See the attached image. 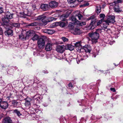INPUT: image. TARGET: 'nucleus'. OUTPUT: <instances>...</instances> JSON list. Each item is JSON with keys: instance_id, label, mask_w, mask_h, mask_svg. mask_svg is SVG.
I'll return each instance as SVG.
<instances>
[{"instance_id": "37998d69", "label": "nucleus", "mask_w": 123, "mask_h": 123, "mask_svg": "<svg viewBox=\"0 0 123 123\" xmlns=\"http://www.w3.org/2000/svg\"><path fill=\"white\" fill-rule=\"evenodd\" d=\"M3 12V8L1 7H0V13H2Z\"/></svg>"}, {"instance_id": "c756f323", "label": "nucleus", "mask_w": 123, "mask_h": 123, "mask_svg": "<svg viewBox=\"0 0 123 123\" xmlns=\"http://www.w3.org/2000/svg\"><path fill=\"white\" fill-rule=\"evenodd\" d=\"M45 18V16L44 15H41L39 16H38L37 18V20H42V19L43 18Z\"/></svg>"}, {"instance_id": "6e6552de", "label": "nucleus", "mask_w": 123, "mask_h": 123, "mask_svg": "<svg viewBox=\"0 0 123 123\" xmlns=\"http://www.w3.org/2000/svg\"><path fill=\"white\" fill-rule=\"evenodd\" d=\"M65 46L62 45H57L56 47V51L58 52L62 53L65 50Z\"/></svg>"}, {"instance_id": "9d476101", "label": "nucleus", "mask_w": 123, "mask_h": 123, "mask_svg": "<svg viewBox=\"0 0 123 123\" xmlns=\"http://www.w3.org/2000/svg\"><path fill=\"white\" fill-rule=\"evenodd\" d=\"M75 46L76 48V49L77 51L80 52V56H82V53H81V52L80 51V49H83V48L82 47L81 45L80 42H76L75 44Z\"/></svg>"}, {"instance_id": "864d4df0", "label": "nucleus", "mask_w": 123, "mask_h": 123, "mask_svg": "<svg viewBox=\"0 0 123 123\" xmlns=\"http://www.w3.org/2000/svg\"><path fill=\"white\" fill-rule=\"evenodd\" d=\"M3 114L0 115V120L3 117Z\"/></svg>"}, {"instance_id": "052dcab7", "label": "nucleus", "mask_w": 123, "mask_h": 123, "mask_svg": "<svg viewBox=\"0 0 123 123\" xmlns=\"http://www.w3.org/2000/svg\"><path fill=\"white\" fill-rule=\"evenodd\" d=\"M35 53H36V52H34V53H33V54L34 55H35Z\"/></svg>"}, {"instance_id": "4c0bfd02", "label": "nucleus", "mask_w": 123, "mask_h": 123, "mask_svg": "<svg viewBox=\"0 0 123 123\" xmlns=\"http://www.w3.org/2000/svg\"><path fill=\"white\" fill-rule=\"evenodd\" d=\"M76 16L78 17L79 20H80L82 17V15L80 14H78L77 15H76Z\"/></svg>"}, {"instance_id": "603ef678", "label": "nucleus", "mask_w": 123, "mask_h": 123, "mask_svg": "<svg viewBox=\"0 0 123 123\" xmlns=\"http://www.w3.org/2000/svg\"><path fill=\"white\" fill-rule=\"evenodd\" d=\"M55 18H50V21H52L54 20V19H55Z\"/></svg>"}, {"instance_id": "7ed1b4c3", "label": "nucleus", "mask_w": 123, "mask_h": 123, "mask_svg": "<svg viewBox=\"0 0 123 123\" xmlns=\"http://www.w3.org/2000/svg\"><path fill=\"white\" fill-rule=\"evenodd\" d=\"M13 15L9 12H6V17L2 19V21L4 25L8 24L9 21V19H11L12 18Z\"/></svg>"}, {"instance_id": "f257e3e1", "label": "nucleus", "mask_w": 123, "mask_h": 123, "mask_svg": "<svg viewBox=\"0 0 123 123\" xmlns=\"http://www.w3.org/2000/svg\"><path fill=\"white\" fill-rule=\"evenodd\" d=\"M100 31V30L98 29L95 32H91L89 33V36L91 38L93 44H95L98 42L99 37L98 32Z\"/></svg>"}, {"instance_id": "aec40b11", "label": "nucleus", "mask_w": 123, "mask_h": 123, "mask_svg": "<svg viewBox=\"0 0 123 123\" xmlns=\"http://www.w3.org/2000/svg\"><path fill=\"white\" fill-rule=\"evenodd\" d=\"M65 48L66 49H68L71 51L73 50L74 48V46L70 44L67 45Z\"/></svg>"}, {"instance_id": "680f3d73", "label": "nucleus", "mask_w": 123, "mask_h": 123, "mask_svg": "<svg viewBox=\"0 0 123 123\" xmlns=\"http://www.w3.org/2000/svg\"><path fill=\"white\" fill-rule=\"evenodd\" d=\"M114 64L115 65V66H117V65H115V64L114 63Z\"/></svg>"}, {"instance_id": "423d86ee", "label": "nucleus", "mask_w": 123, "mask_h": 123, "mask_svg": "<svg viewBox=\"0 0 123 123\" xmlns=\"http://www.w3.org/2000/svg\"><path fill=\"white\" fill-rule=\"evenodd\" d=\"M76 24L78 25L79 26H82L85 25L86 23L85 22H80L79 21L77 20L75 22H71L70 23L68 26L69 27H71L72 29L74 28L75 25Z\"/></svg>"}, {"instance_id": "a211bd4d", "label": "nucleus", "mask_w": 123, "mask_h": 123, "mask_svg": "<svg viewBox=\"0 0 123 123\" xmlns=\"http://www.w3.org/2000/svg\"><path fill=\"white\" fill-rule=\"evenodd\" d=\"M12 122V120L9 117L5 118L2 121L3 123H11Z\"/></svg>"}, {"instance_id": "0eeeda50", "label": "nucleus", "mask_w": 123, "mask_h": 123, "mask_svg": "<svg viewBox=\"0 0 123 123\" xmlns=\"http://www.w3.org/2000/svg\"><path fill=\"white\" fill-rule=\"evenodd\" d=\"M37 43L38 46L39 48H43L45 46V42L43 38H41L38 39Z\"/></svg>"}, {"instance_id": "b1692460", "label": "nucleus", "mask_w": 123, "mask_h": 123, "mask_svg": "<svg viewBox=\"0 0 123 123\" xmlns=\"http://www.w3.org/2000/svg\"><path fill=\"white\" fill-rule=\"evenodd\" d=\"M11 25L12 26L17 28H19L20 26V24L19 23H15V22L12 23Z\"/></svg>"}, {"instance_id": "cd10ccee", "label": "nucleus", "mask_w": 123, "mask_h": 123, "mask_svg": "<svg viewBox=\"0 0 123 123\" xmlns=\"http://www.w3.org/2000/svg\"><path fill=\"white\" fill-rule=\"evenodd\" d=\"M74 34H79L80 33V30L78 28H75L74 30Z\"/></svg>"}, {"instance_id": "58836bf2", "label": "nucleus", "mask_w": 123, "mask_h": 123, "mask_svg": "<svg viewBox=\"0 0 123 123\" xmlns=\"http://www.w3.org/2000/svg\"><path fill=\"white\" fill-rule=\"evenodd\" d=\"M48 34H52L54 32V31L51 30H48Z\"/></svg>"}, {"instance_id": "7c9ffc66", "label": "nucleus", "mask_w": 123, "mask_h": 123, "mask_svg": "<svg viewBox=\"0 0 123 123\" xmlns=\"http://www.w3.org/2000/svg\"><path fill=\"white\" fill-rule=\"evenodd\" d=\"M39 38V36L36 34L34 35L33 37L32 38V39L33 41L37 40Z\"/></svg>"}, {"instance_id": "c03bdc74", "label": "nucleus", "mask_w": 123, "mask_h": 123, "mask_svg": "<svg viewBox=\"0 0 123 123\" xmlns=\"http://www.w3.org/2000/svg\"><path fill=\"white\" fill-rule=\"evenodd\" d=\"M48 29L44 30H43V32L44 33H48Z\"/></svg>"}, {"instance_id": "0e129e2a", "label": "nucleus", "mask_w": 123, "mask_h": 123, "mask_svg": "<svg viewBox=\"0 0 123 123\" xmlns=\"http://www.w3.org/2000/svg\"><path fill=\"white\" fill-rule=\"evenodd\" d=\"M78 61H79V62H80V60H79Z\"/></svg>"}, {"instance_id": "6ab92c4d", "label": "nucleus", "mask_w": 123, "mask_h": 123, "mask_svg": "<svg viewBox=\"0 0 123 123\" xmlns=\"http://www.w3.org/2000/svg\"><path fill=\"white\" fill-rule=\"evenodd\" d=\"M19 38L22 40H25L27 39L26 34H23V33H22L20 34L19 36Z\"/></svg>"}, {"instance_id": "bb28decb", "label": "nucleus", "mask_w": 123, "mask_h": 123, "mask_svg": "<svg viewBox=\"0 0 123 123\" xmlns=\"http://www.w3.org/2000/svg\"><path fill=\"white\" fill-rule=\"evenodd\" d=\"M14 113L16 114L18 116L20 117V116L22 115V114L20 113V112L17 110H13Z\"/></svg>"}, {"instance_id": "2f4dec72", "label": "nucleus", "mask_w": 123, "mask_h": 123, "mask_svg": "<svg viewBox=\"0 0 123 123\" xmlns=\"http://www.w3.org/2000/svg\"><path fill=\"white\" fill-rule=\"evenodd\" d=\"M105 23H103V27L104 28L103 29L107 28L108 25H109V23H105V21H104Z\"/></svg>"}, {"instance_id": "5701e85b", "label": "nucleus", "mask_w": 123, "mask_h": 123, "mask_svg": "<svg viewBox=\"0 0 123 123\" xmlns=\"http://www.w3.org/2000/svg\"><path fill=\"white\" fill-rule=\"evenodd\" d=\"M101 7L99 5H98L96 7V11L98 14H99L101 11Z\"/></svg>"}, {"instance_id": "09e8293b", "label": "nucleus", "mask_w": 123, "mask_h": 123, "mask_svg": "<svg viewBox=\"0 0 123 123\" xmlns=\"http://www.w3.org/2000/svg\"><path fill=\"white\" fill-rule=\"evenodd\" d=\"M18 102L16 101H14L13 102V104L14 105H17Z\"/></svg>"}, {"instance_id": "79ce46f5", "label": "nucleus", "mask_w": 123, "mask_h": 123, "mask_svg": "<svg viewBox=\"0 0 123 123\" xmlns=\"http://www.w3.org/2000/svg\"><path fill=\"white\" fill-rule=\"evenodd\" d=\"M89 5V3L88 2H86V3L85 4H84L83 5L81 6H80L83 7V6H88Z\"/></svg>"}, {"instance_id": "e2e57ef3", "label": "nucleus", "mask_w": 123, "mask_h": 123, "mask_svg": "<svg viewBox=\"0 0 123 123\" xmlns=\"http://www.w3.org/2000/svg\"><path fill=\"white\" fill-rule=\"evenodd\" d=\"M15 20V19H14L13 20V21H14Z\"/></svg>"}, {"instance_id": "c85d7f7f", "label": "nucleus", "mask_w": 123, "mask_h": 123, "mask_svg": "<svg viewBox=\"0 0 123 123\" xmlns=\"http://www.w3.org/2000/svg\"><path fill=\"white\" fill-rule=\"evenodd\" d=\"M38 23L37 22H33L28 25V26H37Z\"/></svg>"}, {"instance_id": "f704fd0d", "label": "nucleus", "mask_w": 123, "mask_h": 123, "mask_svg": "<svg viewBox=\"0 0 123 123\" xmlns=\"http://www.w3.org/2000/svg\"><path fill=\"white\" fill-rule=\"evenodd\" d=\"M71 20L72 21L71 22H75L76 21H77V20H76V18L72 16L71 18ZM70 23V22H69V23ZM70 23H69V24Z\"/></svg>"}, {"instance_id": "5fc2aeb1", "label": "nucleus", "mask_w": 123, "mask_h": 123, "mask_svg": "<svg viewBox=\"0 0 123 123\" xmlns=\"http://www.w3.org/2000/svg\"><path fill=\"white\" fill-rule=\"evenodd\" d=\"M78 2H80L82 1L83 0H77Z\"/></svg>"}, {"instance_id": "c9c22d12", "label": "nucleus", "mask_w": 123, "mask_h": 123, "mask_svg": "<svg viewBox=\"0 0 123 123\" xmlns=\"http://www.w3.org/2000/svg\"><path fill=\"white\" fill-rule=\"evenodd\" d=\"M25 12H27V13H25V14L27 16L30 15L31 14V12L30 11H29L28 9H26L25 10Z\"/></svg>"}, {"instance_id": "2eb2a0df", "label": "nucleus", "mask_w": 123, "mask_h": 123, "mask_svg": "<svg viewBox=\"0 0 123 123\" xmlns=\"http://www.w3.org/2000/svg\"><path fill=\"white\" fill-rule=\"evenodd\" d=\"M52 49V45L51 43H48L46 46L45 49L47 51H50Z\"/></svg>"}, {"instance_id": "69168bd1", "label": "nucleus", "mask_w": 123, "mask_h": 123, "mask_svg": "<svg viewBox=\"0 0 123 123\" xmlns=\"http://www.w3.org/2000/svg\"><path fill=\"white\" fill-rule=\"evenodd\" d=\"M99 71H100V72H101V71H100V70H99Z\"/></svg>"}, {"instance_id": "e433bc0d", "label": "nucleus", "mask_w": 123, "mask_h": 123, "mask_svg": "<svg viewBox=\"0 0 123 123\" xmlns=\"http://www.w3.org/2000/svg\"><path fill=\"white\" fill-rule=\"evenodd\" d=\"M62 39L63 41L64 42H67L68 40V38L65 37H62Z\"/></svg>"}, {"instance_id": "ea45409f", "label": "nucleus", "mask_w": 123, "mask_h": 123, "mask_svg": "<svg viewBox=\"0 0 123 123\" xmlns=\"http://www.w3.org/2000/svg\"><path fill=\"white\" fill-rule=\"evenodd\" d=\"M76 0H68V1L69 3L71 4L74 3Z\"/></svg>"}, {"instance_id": "412c9836", "label": "nucleus", "mask_w": 123, "mask_h": 123, "mask_svg": "<svg viewBox=\"0 0 123 123\" xmlns=\"http://www.w3.org/2000/svg\"><path fill=\"white\" fill-rule=\"evenodd\" d=\"M31 99L29 98H27L25 100V105L26 106H29L30 105V101Z\"/></svg>"}, {"instance_id": "4be33fe9", "label": "nucleus", "mask_w": 123, "mask_h": 123, "mask_svg": "<svg viewBox=\"0 0 123 123\" xmlns=\"http://www.w3.org/2000/svg\"><path fill=\"white\" fill-rule=\"evenodd\" d=\"M42 22V25L44 26L46 25L48 22H49V21H48L47 20L46 17L45 18H43L41 20Z\"/></svg>"}, {"instance_id": "ddd939ff", "label": "nucleus", "mask_w": 123, "mask_h": 123, "mask_svg": "<svg viewBox=\"0 0 123 123\" xmlns=\"http://www.w3.org/2000/svg\"><path fill=\"white\" fill-rule=\"evenodd\" d=\"M34 34V32L32 30H30L27 32L26 34V39H28L29 37H32Z\"/></svg>"}, {"instance_id": "f03ea898", "label": "nucleus", "mask_w": 123, "mask_h": 123, "mask_svg": "<svg viewBox=\"0 0 123 123\" xmlns=\"http://www.w3.org/2000/svg\"><path fill=\"white\" fill-rule=\"evenodd\" d=\"M84 48L81 49L80 51L82 53V57L80 59V60H83L86 59L88 57L87 55H86V53H90L92 49L90 45H86L84 47Z\"/></svg>"}, {"instance_id": "6e6d98bb", "label": "nucleus", "mask_w": 123, "mask_h": 123, "mask_svg": "<svg viewBox=\"0 0 123 123\" xmlns=\"http://www.w3.org/2000/svg\"><path fill=\"white\" fill-rule=\"evenodd\" d=\"M2 99L0 98V104L2 102Z\"/></svg>"}, {"instance_id": "8fccbe9b", "label": "nucleus", "mask_w": 123, "mask_h": 123, "mask_svg": "<svg viewBox=\"0 0 123 123\" xmlns=\"http://www.w3.org/2000/svg\"><path fill=\"white\" fill-rule=\"evenodd\" d=\"M97 55V54L96 53H94L93 54V55H92V57H95Z\"/></svg>"}, {"instance_id": "20e7f679", "label": "nucleus", "mask_w": 123, "mask_h": 123, "mask_svg": "<svg viewBox=\"0 0 123 123\" xmlns=\"http://www.w3.org/2000/svg\"><path fill=\"white\" fill-rule=\"evenodd\" d=\"M95 16L93 15L88 17L87 19V20H91L90 24L88 27V29L90 30H93L95 27Z\"/></svg>"}, {"instance_id": "4d7b16f0", "label": "nucleus", "mask_w": 123, "mask_h": 123, "mask_svg": "<svg viewBox=\"0 0 123 123\" xmlns=\"http://www.w3.org/2000/svg\"><path fill=\"white\" fill-rule=\"evenodd\" d=\"M43 72L44 73H47V72H46V71H43Z\"/></svg>"}, {"instance_id": "13d9d810", "label": "nucleus", "mask_w": 123, "mask_h": 123, "mask_svg": "<svg viewBox=\"0 0 123 123\" xmlns=\"http://www.w3.org/2000/svg\"><path fill=\"white\" fill-rule=\"evenodd\" d=\"M76 60H77V63L78 64L79 63L78 62V61L77 59Z\"/></svg>"}, {"instance_id": "49530a36", "label": "nucleus", "mask_w": 123, "mask_h": 123, "mask_svg": "<svg viewBox=\"0 0 123 123\" xmlns=\"http://www.w3.org/2000/svg\"><path fill=\"white\" fill-rule=\"evenodd\" d=\"M111 91H112L113 92H116V90L114 88H111L110 89Z\"/></svg>"}, {"instance_id": "72a5a7b5", "label": "nucleus", "mask_w": 123, "mask_h": 123, "mask_svg": "<svg viewBox=\"0 0 123 123\" xmlns=\"http://www.w3.org/2000/svg\"><path fill=\"white\" fill-rule=\"evenodd\" d=\"M103 22H104V19H102L97 22V26H98L101 24Z\"/></svg>"}, {"instance_id": "f8f14e48", "label": "nucleus", "mask_w": 123, "mask_h": 123, "mask_svg": "<svg viewBox=\"0 0 123 123\" xmlns=\"http://www.w3.org/2000/svg\"><path fill=\"white\" fill-rule=\"evenodd\" d=\"M8 106L7 102L6 101L2 102L0 104V107L2 109H6Z\"/></svg>"}, {"instance_id": "bf43d9fd", "label": "nucleus", "mask_w": 123, "mask_h": 123, "mask_svg": "<svg viewBox=\"0 0 123 123\" xmlns=\"http://www.w3.org/2000/svg\"><path fill=\"white\" fill-rule=\"evenodd\" d=\"M35 53H36V52H34V53H33V54L34 55H35Z\"/></svg>"}, {"instance_id": "a18cd8bd", "label": "nucleus", "mask_w": 123, "mask_h": 123, "mask_svg": "<svg viewBox=\"0 0 123 123\" xmlns=\"http://www.w3.org/2000/svg\"><path fill=\"white\" fill-rule=\"evenodd\" d=\"M3 33V30L1 27H0V35H1Z\"/></svg>"}, {"instance_id": "9b49d317", "label": "nucleus", "mask_w": 123, "mask_h": 123, "mask_svg": "<svg viewBox=\"0 0 123 123\" xmlns=\"http://www.w3.org/2000/svg\"><path fill=\"white\" fill-rule=\"evenodd\" d=\"M65 25V23L63 21L59 22H56L52 24V25L54 27L59 25L61 27H63Z\"/></svg>"}, {"instance_id": "473e14b6", "label": "nucleus", "mask_w": 123, "mask_h": 123, "mask_svg": "<svg viewBox=\"0 0 123 123\" xmlns=\"http://www.w3.org/2000/svg\"><path fill=\"white\" fill-rule=\"evenodd\" d=\"M34 116H35V115L33 114L29 116L28 117L31 120H34L35 119V117Z\"/></svg>"}, {"instance_id": "f3484780", "label": "nucleus", "mask_w": 123, "mask_h": 123, "mask_svg": "<svg viewBox=\"0 0 123 123\" xmlns=\"http://www.w3.org/2000/svg\"><path fill=\"white\" fill-rule=\"evenodd\" d=\"M41 8L44 11L48 10L49 9V6L48 5L43 4L41 5Z\"/></svg>"}, {"instance_id": "1a4fd4ad", "label": "nucleus", "mask_w": 123, "mask_h": 123, "mask_svg": "<svg viewBox=\"0 0 123 123\" xmlns=\"http://www.w3.org/2000/svg\"><path fill=\"white\" fill-rule=\"evenodd\" d=\"M115 17L114 15L109 16L108 17L107 20H105V23H114L115 22Z\"/></svg>"}, {"instance_id": "de8ad7c7", "label": "nucleus", "mask_w": 123, "mask_h": 123, "mask_svg": "<svg viewBox=\"0 0 123 123\" xmlns=\"http://www.w3.org/2000/svg\"><path fill=\"white\" fill-rule=\"evenodd\" d=\"M68 86L72 88L73 87V86L71 83H69L68 85Z\"/></svg>"}, {"instance_id": "a19ab883", "label": "nucleus", "mask_w": 123, "mask_h": 123, "mask_svg": "<svg viewBox=\"0 0 123 123\" xmlns=\"http://www.w3.org/2000/svg\"><path fill=\"white\" fill-rule=\"evenodd\" d=\"M100 17V18H102V19H103V18H104L105 17V15L104 14H101L99 15Z\"/></svg>"}, {"instance_id": "a878e982", "label": "nucleus", "mask_w": 123, "mask_h": 123, "mask_svg": "<svg viewBox=\"0 0 123 123\" xmlns=\"http://www.w3.org/2000/svg\"><path fill=\"white\" fill-rule=\"evenodd\" d=\"M68 15L63 14L60 17V18L63 21H65L66 19L68 17Z\"/></svg>"}, {"instance_id": "3c124183", "label": "nucleus", "mask_w": 123, "mask_h": 123, "mask_svg": "<svg viewBox=\"0 0 123 123\" xmlns=\"http://www.w3.org/2000/svg\"><path fill=\"white\" fill-rule=\"evenodd\" d=\"M123 0H117V2L118 3H120L123 1Z\"/></svg>"}, {"instance_id": "4468645a", "label": "nucleus", "mask_w": 123, "mask_h": 123, "mask_svg": "<svg viewBox=\"0 0 123 123\" xmlns=\"http://www.w3.org/2000/svg\"><path fill=\"white\" fill-rule=\"evenodd\" d=\"M49 6L52 8H55L58 6V3L55 1H52L49 3Z\"/></svg>"}, {"instance_id": "39448f33", "label": "nucleus", "mask_w": 123, "mask_h": 123, "mask_svg": "<svg viewBox=\"0 0 123 123\" xmlns=\"http://www.w3.org/2000/svg\"><path fill=\"white\" fill-rule=\"evenodd\" d=\"M4 26L6 29H8L5 32V35L7 36H12L13 35L12 31L9 29L10 27L8 25H4Z\"/></svg>"}, {"instance_id": "dca6fc26", "label": "nucleus", "mask_w": 123, "mask_h": 123, "mask_svg": "<svg viewBox=\"0 0 123 123\" xmlns=\"http://www.w3.org/2000/svg\"><path fill=\"white\" fill-rule=\"evenodd\" d=\"M114 9L115 12H121L122 10L118 5H115L114 7Z\"/></svg>"}, {"instance_id": "393cba45", "label": "nucleus", "mask_w": 123, "mask_h": 123, "mask_svg": "<svg viewBox=\"0 0 123 123\" xmlns=\"http://www.w3.org/2000/svg\"><path fill=\"white\" fill-rule=\"evenodd\" d=\"M34 99H36L37 100H38L39 99H41V97L40 95L38 94H37L33 97ZM42 99V98H41Z\"/></svg>"}]
</instances>
